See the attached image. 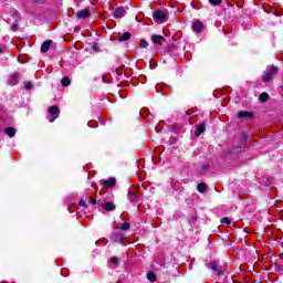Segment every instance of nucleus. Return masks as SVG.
<instances>
[{
    "label": "nucleus",
    "mask_w": 283,
    "mask_h": 283,
    "mask_svg": "<svg viewBox=\"0 0 283 283\" xmlns=\"http://www.w3.org/2000/svg\"><path fill=\"white\" fill-rule=\"evenodd\" d=\"M274 74H277V69L275 65H272L269 69H266V71L264 72V74L262 76L263 83H269V81H271V78H273Z\"/></svg>",
    "instance_id": "1"
},
{
    "label": "nucleus",
    "mask_w": 283,
    "mask_h": 283,
    "mask_svg": "<svg viewBox=\"0 0 283 283\" xmlns=\"http://www.w3.org/2000/svg\"><path fill=\"white\" fill-rule=\"evenodd\" d=\"M155 21H157V23H165V20L167 19V14H165V12L160 11V10H156L153 14Z\"/></svg>",
    "instance_id": "2"
},
{
    "label": "nucleus",
    "mask_w": 283,
    "mask_h": 283,
    "mask_svg": "<svg viewBox=\"0 0 283 283\" xmlns=\"http://www.w3.org/2000/svg\"><path fill=\"white\" fill-rule=\"evenodd\" d=\"M21 74H19V72L12 73L11 75H9V85H18L19 84V78H20Z\"/></svg>",
    "instance_id": "3"
},
{
    "label": "nucleus",
    "mask_w": 283,
    "mask_h": 283,
    "mask_svg": "<svg viewBox=\"0 0 283 283\" xmlns=\"http://www.w3.org/2000/svg\"><path fill=\"white\" fill-rule=\"evenodd\" d=\"M49 114L53 116L52 118H49V123H54V119L59 117V107L57 106H51L49 108Z\"/></svg>",
    "instance_id": "4"
},
{
    "label": "nucleus",
    "mask_w": 283,
    "mask_h": 283,
    "mask_svg": "<svg viewBox=\"0 0 283 283\" xmlns=\"http://www.w3.org/2000/svg\"><path fill=\"white\" fill-rule=\"evenodd\" d=\"M114 19H123L125 17V8L118 7L113 11Z\"/></svg>",
    "instance_id": "5"
},
{
    "label": "nucleus",
    "mask_w": 283,
    "mask_h": 283,
    "mask_svg": "<svg viewBox=\"0 0 283 283\" xmlns=\"http://www.w3.org/2000/svg\"><path fill=\"white\" fill-rule=\"evenodd\" d=\"M210 269L211 271H214V273H217V275H224V272L220 269V265H218V263L212 262L210 263Z\"/></svg>",
    "instance_id": "6"
},
{
    "label": "nucleus",
    "mask_w": 283,
    "mask_h": 283,
    "mask_svg": "<svg viewBox=\"0 0 283 283\" xmlns=\"http://www.w3.org/2000/svg\"><path fill=\"white\" fill-rule=\"evenodd\" d=\"M77 19H90V9H83L76 13Z\"/></svg>",
    "instance_id": "7"
},
{
    "label": "nucleus",
    "mask_w": 283,
    "mask_h": 283,
    "mask_svg": "<svg viewBox=\"0 0 283 283\" xmlns=\"http://www.w3.org/2000/svg\"><path fill=\"white\" fill-rule=\"evenodd\" d=\"M4 133L7 134V136H9V138H14V136H17V128H14V127H7L4 129Z\"/></svg>",
    "instance_id": "8"
},
{
    "label": "nucleus",
    "mask_w": 283,
    "mask_h": 283,
    "mask_svg": "<svg viewBox=\"0 0 283 283\" xmlns=\"http://www.w3.org/2000/svg\"><path fill=\"white\" fill-rule=\"evenodd\" d=\"M205 28V24L202 22L197 21L192 24L193 32H202V29Z\"/></svg>",
    "instance_id": "9"
},
{
    "label": "nucleus",
    "mask_w": 283,
    "mask_h": 283,
    "mask_svg": "<svg viewBox=\"0 0 283 283\" xmlns=\"http://www.w3.org/2000/svg\"><path fill=\"white\" fill-rule=\"evenodd\" d=\"M104 187H115L116 186V179L115 178H108L103 181Z\"/></svg>",
    "instance_id": "10"
},
{
    "label": "nucleus",
    "mask_w": 283,
    "mask_h": 283,
    "mask_svg": "<svg viewBox=\"0 0 283 283\" xmlns=\"http://www.w3.org/2000/svg\"><path fill=\"white\" fill-rule=\"evenodd\" d=\"M128 200H130V202H136L138 200V195L136 193V190L128 191Z\"/></svg>",
    "instance_id": "11"
},
{
    "label": "nucleus",
    "mask_w": 283,
    "mask_h": 283,
    "mask_svg": "<svg viewBox=\"0 0 283 283\" xmlns=\"http://www.w3.org/2000/svg\"><path fill=\"white\" fill-rule=\"evenodd\" d=\"M50 45H52V41L43 42L42 45H41V52L43 54H45V52H48V50H50Z\"/></svg>",
    "instance_id": "12"
},
{
    "label": "nucleus",
    "mask_w": 283,
    "mask_h": 283,
    "mask_svg": "<svg viewBox=\"0 0 283 283\" xmlns=\"http://www.w3.org/2000/svg\"><path fill=\"white\" fill-rule=\"evenodd\" d=\"M239 118H253V114L247 112V111H241L238 113Z\"/></svg>",
    "instance_id": "13"
},
{
    "label": "nucleus",
    "mask_w": 283,
    "mask_h": 283,
    "mask_svg": "<svg viewBox=\"0 0 283 283\" xmlns=\"http://www.w3.org/2000/svg\"><path fill=\"white\" fill-rule=\"evenodd\" d=\"M205 129H207V126L205 124L199 125L195 132V136H200L205 132Z\"/></svg>",
    "instance_id": "14"
},
{
    "label": "nucleus",
    "mask_w": 283,
    "mask_h": 283,
    "mask_svg": "<svg viewBox=\"0 0 283 283\" xmlns=\"http://www.w3.org/2000/svg\"><path fill=\"white\" fill-rule=\"evenodd\" d=\"M130 39H132V33H129V32H124V33L119 36L118 41H129Z\"/></svg>",
    "instance_id": "15"
},
{
    "label": "nucleus",
    "mask_w": 283,
    "mask_h": 283,
    "mask_svg": "<svg viewBox=\"0 0 283 283\" xmlns=\"http://www.w3.org/2000/svg\"><path fill=\"white\" fill-rule=\"evenodd\" d=\"M113 240H115V242H120L122 240H125V237H123V234H120V232H114Z\"/></svg>",
    "instance_id": "16"
},
{
    "label": "nucleus",
    "mask_w": 283,
    "mask_h": 283,
    "mask_svg": "<svg viewBox=\"0 0 283 283\" xmlns=\"http://www.w3.org/2000/svg\"><path fill=\"white\" fill-rule=\"evenodd\" d=\"M154 43H157V45H163L164 38L163 35H153Z\"/></svg>",
    "instance_id": "17"
},
{
    "label": "nucleus",
    "mask_w": 283,
    "mask_h": 283,
    "mask_svg": "<svg viewBox=\"0 0 283 283\" xmlns=\"http://www.w3.org/2000/svg\"><path fill=\"white\" fill-rule=\"evenodd\" d=\"M105 211H114L116 209V206L112 202L104 203Z\"/></svg>",
    "instance_id": "18"
},
{
    "label": "nucleus",
    "mask_w": 283,
    "mask_h": 283,
    "mask_svg": "<svg viewBox=\"0 0 283 283\" xmlns=\"http://www.w3.org/2000/svg\"><path fill=\"white\" fill-rule=\"evenodd\" d=\"M197 189H198L199 193H205V191H207V185L206 184H199L197 186Z\"/></svg>",
    "instance_id": "19"
},
{
    "label": "nucleus",
    "mask_w": 283,
    "mask_h": 283,
    "mask_svg": "<svg viewBox=\"0 0 283 283\" xmlns=\"http://www.w3.org/2000/svg\"><path fill=\"white\" fill-rule=\"evenodd\" d=\"M171 188L175 189V191L180 190V184H179V181L171 180Z\"/></svg>",
    "instance_id": "20"
},
{
    "label": "nucleus",
    "mask_w": 283,
    "mask_h": 283,
    "mask_svg": "<svg viewBox=\"0 0 283 283\" xmlns=\"http://www.w3.org/2000/svg\"><path fill=\"white\" fill-rule=\"evenodd\" d=\"M259 98H260L261 103H266V101H269V94L262 93Z\"/></svg>",
    "instance_id": "21"
},
{
    "label": "nucleus",
    "mask_w": 283,
    "mask_h": 283,
    "mask_svg": "<svg viewBox=\"0 0 283 283\" xmlns=\"http://www.w3.org/2000/svg\"><path fill=\"white\" fill-rule=\"evenodd\" d=\"M147 280L149 282H156V274H154L153 272H148L147 273Z\"/></svg>",
    "instance_id": "22"
},
{
    "label": "nucleus",
    "mask_w": 283,
    "mask_h": 283,
    "mask_svg": "<svg viewBox=\"0 0 283 283\" xmlns=\"http://www.w3.org/2000/svg\"><path fill=\"white\" fill-rule=\"evenodd\" d=\"M61 83L63 87H67L70 85V77H63Z\"/></svg>",
    "instance_id": "23"
},
{
    "label": "nucleus",
    "mask_w": 283,
    "mask_h": 283,
    "mask_svg": "<svg viewBox=\"0 0 283 283\" xmlns=\"http://www.w3.org/2000/svg\"><path fill=\"white\" fill-rule=\"evenodd\" d=\"M210 6H220L222 3V0H208Z\"/></svg>",
    "instance_id": "24"
},
{
    "label": "nucleus",
    "mask_w": 283,
    "mask_h": 283,
    "mask_svg": "<svg viewBox=\"0 0 283 283\" xmlns=\"http://www.w3.org/2000/svg\"><path fill=\"white\" fill-rule=\"evenodd\" d=\"M139 46L143 48V49L149 48V43L146 42V40H140V41H139Z\"/></svg>",
    "instance_id": "25"
},
{
    "label": "nucleus",
    "mask_w": 283,
    "mask_h": 283,
    "mask_svg": "<svg viewBox=\"0 0 283 283\" xmlns=\"http://www.w3.org/2000/svg\"><path fill=\"white\" fill-rule=\"evenodd\" d=\"M221 224L229 226V224H231V220L229 218L224 217L221 219Z\"/></svg>",
    "instance_id": "26"
},
{
    "label": "nucleus",
    "mask_w": 283,
    "mask_h": 283,
    "mask_svg": "<svg viewBox=\"0 0 283 283\" xmlns=\"http://www.w3.org/2000/svg\"><path fill=\"white\" fill-rule=\"evenodd\" d=\"M122 231H129V223L128 222H124L123 224H122Z\"/></svg>",
    "instance_id": "27"
},
{
    "label": "nucleus",
    "mask_w": 283,
    "mask_h": 283,
    "mask_svg": "<svg viewBox=\"0 0 283 283\" xmlns=\"http://www.w3.org/2000/svg\"><path fill=\"white\" fill-rule=\"evenodd\" d=\"M24 87H25V90L30 91V90H32V87H34V85L32 84V82H27L24 84Z\"/></svg>",
    "instance_id": "28"
},
{
    "label": "nucleus",
    "mask_w": 283,
    "mask_h": 283,
    "mask_svg": "<svg viewBox=\"0 0 283 283\" xmlns=\"http://www.w3.org/2000/svg\"><path fill=\"white\" fill-rule=\"evenodd\" d=\"M80 207L87 209V203L85 202V200H83V199L80 200Z\"/></svg>",
    "instance_id": "29"
},
{
    "label": "nucleus",
    "mask_w": 283,
    "mask_h": 283,
    "mask_svg": "<svg viewBox=\"0 0 283 283\" xmlns=\"http://www.w3.org/2000/svg\"><path fill=\"white\" fill-rule=\"evenodd\" d=\"M112 262H113L114 264H118V262H120V259L117 258V256H114V258L112 259Z\"/></svg>",
    "instance_id": "30"
},
{
    "label": "nucleus",
    "mask_w": 283,
    "mask_h": 283,
    "mask_svg": "<svg viewBox=\"0 0 283 283\" xmlns=\"http://www.w3.org/2000/svg\"><path fill=\"white\" fill-rule=\"evenodd\" d=\"M156 92L158 93L163 92V85L160 84L156 85Z\"/></svg>",
    "instance_id": "31"
},
{
    "label": "nucleus",
    "mask_w": 283,
    "mask_h": 283,
    "mask_svg": "<svg viewBox=\"0 0 283 283\" xmlns=\"http://www.w3.org/2000/svg\"><path fill=\"white\" fill-rule=\"evenodd\" d=\"M93 50H95V52L98 51V44H94Z\"/></svg>",
    "instance_id": "32"
},
{
    "label": "nucleus",
    "mask_w": 283,
    "mask_h": 283,
    "mask_svg": "<svg viewBox=\"0 0 283 283\" xmlns=\"http://www.w3.org/2000/svg\"><path fill=\"white\" fill-rule=\"evenodd\" d=\"M91 203H92V205H96V199H95V198H92V199H91Z\"/></svg>",
    "instance_id": "33"
},
{
    "label": "nucleus",
    "mask_w": 283,
    "mask_h": 283,
    "mask_svg": "<svg viewBox=\"0 0 283 283\" xmlns=\"http://www.w3.org/2000/svg\"><path fill=\"white\" fill-rule=\"evenodd\" d=\"M19 28L18 24H13V30H17Z\"/></svg>",
    "instance_id": "34"
},
{
    "label": "nucleus",
    "mask_w": 283,
    "mask_h": 283,
    "mask_svg": "<svg viewBox=\"0 0 283 283\" xmlns=\"http://www.w3.org/2000/svg\"><path fill=\"white\" fill-rule=\"evenodd\" d=\"M1 52H3V49L0 48V54H1Z\"/></svg>",
    "instance_id": "35"
},
{
    "label": "nucleus",
    "mask_w": 283,
    "mask_h": 283,
    "mask_svg": "<svg viewBox=\"0 0 283 283\" xmlns=\"http://www.w3.org/2000/svg\"><path fill=\"white\" fill-rule=\"evenodd\" d=\"M88 127H92V123H88Z\"/></svg>",
    "instance_id": "36"
},
{
    "label": "nucleus",
    "mask_w": 283,
    "mask_h": 283,
    "mask_svg": "<svg viewBox=\"0 0 283 283\" xmlns=\"http://www.w3.org/2000/svg\"><path fill=\"white\" fill-rule=\"evenodd\" d=\"M0 283H8V282L3 281V282H0Z\"/></svg>",
    "instance_id": "37"
},
{
    "label": "nucleus",
    "mask_w": 283,
    "mask_h": 283,
    "mask_svg": "<svg viewBox=\"0 0 283 283\" xmlns=\"http://www.w3.org/2000/svg\"><path fill=\"white\" fill-rule=\"evenodd\" d=\"M205 169H209V167H205Z\"/></svg>",
    "instance_id": "38"
}]
</instances>
